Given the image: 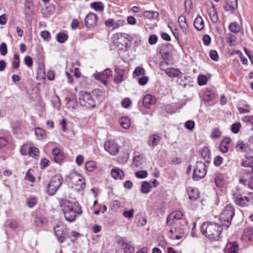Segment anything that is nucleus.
<instances>
[{
  "instance_id": "1",
  "label": "nucleus",
  "mask_w": 253,
  "mask_h": 253,
  "mask_svg": "<svg viewBox=\"0 0 253 253\" xmlns=\"http://www.w3.org/2000/svg\"><path fill=\"white\" fill-rule=\"evenodd\" d=\"M62 207L65 218L68 221H74L77 214L82 213L81 207L78 203L66 201L63 203Z\"/></svg>"
},
{
  "instance_id": "2",
  "label": "nucleus",
  "mask_w": 253,
  "mask_h": 253,
  "mask_svg": "<svg viewBox=\"0 0 253 253\" xmlns=\"http://www.w3.org/2000/svg\"><path fill=\"white\" fill-rule=\"evenodd\" d=\"M222 230L221 226L214 222L204 223L201 227L202 233L210 240H218Z\"/></svg>"
},
{
  "instance_id": "3",
  "label": "nucleus",
  "mask_w": 253,
  "mask_h": 253,
  "mask_svg": "<svg viewBox=\"0 0 253 253\" xmlns=\"http://www.w3.org/2000/svg\"><path fill=\"white\" fill-rule=\"evenodd\" d=\"M235 210L231 204L227 205L220 215L219 219L226 228L230 226L232 218L234 215Z\"/></svg>"
},
{
  "instance_id": "4",
  "label": "nucleus",
  "mask_w": 253,
  "mask_h": 253,
  "mask_svg": "<svg viewBox=\"0 0 253 253\" xmlns=\"http://www.w3.org/2000/svg\"><path fill=\"white\" fill-rule=\"evenodd\" d=\"M63 181L61 175L57 174L51 178L47 186V192L49 195H54Z\"/></svg>"
},
{
  "instance_id": "5",
  "label": "nucleus",
  "mask_w": 253,
  "mask_h": 253,
  "mask_svg": "<svg viewBox=\"0 0 253 253\" xmlns=\"http://www.w3.org/2000/svg\"><path fill=\"white\" fill-rule=\"evenodd\" d=\"M117 35L118 37L114 42L117 47L120 50L125 51L128 50L130 45V40L128 39V35L120 33Z\"/></svg>"
},
{
  "instance_id": "6",
  "label": "nucleus",
  "mask_w": 253,
  "mask_h": 253,
  "mask_svg": "<svg viewBox=\"0 0 253 253\" xmlns=\"http://www.w3.org/2000/svg\"><path fill=\"white\" fill-rule=\"evenodd\" d=\"M80 103L87 108H92L95 105V100L90 93L82 91L80 93Z\"/></svg>"
},
{
  "instance_id": "7",
  "label": "nucleus",
  "mask_w": 253,
  "mask_h": 253,
  "mask_svg": "<svg viewBox=\"0 0 253 253\" xmlns=\"http://www.w3.org/2000/svg\"><path fill=\"white\" fill-rule=\"evenodd\" d=\"M206 166L204 163L201 161L197 162L194 170L193 179L194 180H198L205 176L207 170Z\"/></svg>"
},
{
  "instance_id": "8",
  "label": "nucleus",
  "mask_w": 253,
  "mask_h": 253,
  "mask_svg": "<svg viewBox=\"0 0 253 253\" xmlns=\"http://www.w3.org/2000/svg\"><path fill=\"white\" fill-rule=\"evenodd\" d=\"M71 182L76 186V189L82 191L85 186V183L83 177L79 174L72 173L70 176Z\"/></svg>"
},
{
  "instance_id": "9",
  "label": "nucleus",
  "mask_w": 253,
  "mask_h": 253,
  "mask_svg": "<svg viewBox=\"0 0 253 253\" xmlns=\"http://www.w3.org/2000/svg\"><path fill=\"white\" fill-rule=\"evenodd\" d=\"M104 148L110 154L115 155L119 152V146L113 140H107L104 143Z\"/></svg>"
},
{
  "instance_id": "10",
  "label": "nucleus",
  "mask_w": 253,
  "mask_h": 253,
  "mask_svg": "<svg viewBox=\"0 0 253 253\" xmlns=\"http://www.w3.org/2000/svg\"><path fill=\"white\" fill-rule=\"evenodd\" d=\"M112 75V71L109 69H106L102 73H98L94 74L95 78L98 81H101L105 85H107L108 83V80Z\"/></svg>"
},
{
  "instance_id": "11",
  "label": "nucleus",
  "mask_w": 253,
  "mask_h": 253,
  "mask_svg": "<svg viewBox=\"0 0 253 253\" xmlns=\"http://www.w3.org/2000/svg\"><path fill=\"white\" fill-rule=\"evenodd\" d=\"M118 243L126 253H131L134 251V247L132 244L130 242H127L124 239H119Z\"/></svg>"
},
{
  "instance_id": "12",
  "label": "nucleus",
  "mask_w": 253,
  "mask_h": 253,
  "mask_svg": "<svg viewBox=\"0 0 253 253\" xmlns=\"http://www.w3.org/2000/svg\"><path fill=\"white\" fill-rule=\"evenodd\" d=\"M125 21L123 20H115L113 18H109L106 20L105 25L108 28L112 27L113 29H117L122 27L124 25Z\"/></svg>"
},
{
  "instance_id": "13",
  "label": "nucleus",
  "mask_w": 253,
  "mask_h": 253,
  "mask_svg": "<svg viewBox=\"0 0 253 253\" xmlns=\"http://www.w3.org/2000/svg\"><path fill=\"white\" fill-rule=\"evenodd\" d=\"M182 216L183 214L180 211L172 212L167 217V224L171 225L174 222L175 220H177L181 219Z\"/></svg>"
},
{
  "instance_id": "14",
  "label": "nucleus",
  "mask_w": 253,
  "mask_h": 253,
  "mask_svg": "<svg viewBox=\"0 0 253 253\" xmlns=\"http://www.w3.org/2000/svg\"><path fill=\"white\" fill-rule=\"evenodd\" d=\"M253 202L251 198L247 196L236 197L235 203L239 206L244 207L248 206L250 203Z\"/></svg>"
},
{
  "instance_id": "15",
  "label": "nucleus",
  "mask_w": 253,
  "mask_h": 253,
  "mask_svg": "<svg viewBox=\"0 0 253 253\" xmlns=\"http://www.w3.org/2000/svg\"><path fill=\"white\" fill-rule=\"evenodd\" d=\"M84 21L87 27L90 28L93 27L96 24V15L93 13H90L86 16Z\"/></svg>"
},
{
  "instance_id": "16",
  "label": "nucleus",
  "mask_w": 253,
  "mask_h": 253,
  "mask_svg": "<svg viewBox=\"0 0 253 253\" xmlns=\"http://www.w3.org/2000/svg\"><path fill=\"white\" fill-rule=\"evenodd\" d=\"M54 232L58 238V241L60 243H63L65 240V232L62 227L59 226H57L54 228Z\"/></svg>"
},
{
  "instance_id": "17",
  "label": "nucleus",
  "mask_w": 253,
  "mask_h": 253,
  "mask_svg": "<svg viewBox=\"0 0 253 253\" xmlns=\"http://www.w3.org/2000/svg\"><path fill=\"white\" fill-rule=\"evenodd\" d=\"M187 192L189 198L192 201H195L198 199L199 196V193L197 188L189 187L187 189Z\"/></svg>"
},
{
  "instance_id": "18",
  "label": "nucleus",
  "mask_w": 253,
  "mask_h": 253,
  "mask_svg": "<svg viewBox=\"0 0 253 253\" xmlns=\"http://www.w3.org/2000/svg\"><path fill=\"white\" fill-rule=\"evenodd\" d=\"M52 153L54 156V160L56 163H59L63 160V153L59 148L53 149Z\"/></svg>"
},
{
  "instance_id": "19",
  "label": "nucleus",
  "mask_w": 253,
  "mask_h": 253,
  "mask_svg": "<svg viewBox=\"0 0 253 253\" xmlns=\"http://www.w3.org/2000/svg\"><path fill=\"white\" fill-rule=\"evenodd\" d=\"M241 165L244 167L251 168L253 171V157L246 156L243 159Z\"/></svg>"
},
{
  "instance_id": "20",
  "label": "nucleus",
  "mask_w": 253,
  "mask_h": 253,
  "mask_svg": "<svg viewBox=\"0 0 253 253\" xmlns=\"http://www.w3.org/2000/svg\"><path fill=\"white\" fill-rule=\"evenodd\" d=\"M111 175L115 179H122L124 176V173L121 169L115 168L112 169Z\"/></svg>"
},
{
  "instance_id": "21",
  "label": "nucleus",
  "mask_w": 253,
  "mask_h": 253,
  "mask_svg": "<svg viewBox=\"0 0 253 253\" xmlns=\"http://www.w3.org/2000/svg\"><path fill=\"white\" fill-rule=\"evenodd\" d=\"M161 137L156 134H153L149 137L148 140L149 145L154 147L157 145L160 142Z\"/></svg>"
},
{
  "instance_id": "22",
  "label": "nucleus",
  "mask_w": 253,
  "mask_h": 253,
  "mask_svg": "<svg viewBox=\"0 0 253 253\" xmlns=\"http://www.w3.org/2000/svg\"><path fill=\"white\" fill-rule=\"evenodd\" d=\"M238 250L236 243H229L227 245L225 253H237Z\"/></svg>"
},
{
  "instance_id": "23",
  "label": "nucleus",
  "mask_w": 253,
  "mask_h": 253,
  "mask_svg": "<svg viewBox=\"0 0 253 253\" xmlns=\"http://www.w3.org/2000/svg\"><path fill=\"white\" fill-rule=\"evenodd\" d=\"M243 238L247 241L253 240V229L252 228H247L244 230Z\"/></svg>"
},
{
  "instance_id": "24",
  "label": "nucleus",
  "mask_w": 253,
  "mask_h": 253,
  "mask_svg": "<svg viewBox=\"0 0 253 253\" xmlns=\"http://www.w3.org/2000/svg\"><path fill=\"white\" fill-rule=\"evenodd\" d=\"M194 26L197 30H201L204 27V22L200 16H198L194 21Z\"/></svg>"
},
{
  "instance_id": "25",
  "label": "nucleus",
  "mask_w": 253,
  "mask_h": 253,
  "mask_svg": "<svg viewBox=\"0 0 253 253\" xmlns=\"http://www.w3.org/2000/svg\"><path fill=\"white\" fill-rule=\"evenodd\" d=\"M227 5L225 7L226 11H232L237 7V0H225Z\"/></svg>"
},
{
  "instance_id": "26",
  "label": "nucleus",
  "mask_w": 253,
  "mask_h": 253,
  "mask_svg": "<svg viewBox=\"0 0 253 253\" xmlns=\"http://www.w3.org/2000/svg\"><path fill=\"white\" fill-rule=\"evenodd\" d=\"M208 12L211 21L214 23H216L218 21V16L214 7L212 6L209 8Z\"/></svg>"
},
{
  "instance_id": "27",
  "label": "nucleus",
  "mask_w": 253,
  "mask_h": 253,
  "mask_svg": "<svg viewBox=\"0 0 253 253\" xmlns=\"http://www.w3.org/2000/svg\"><path fill=\"white\" fill-rule=\"evenodd\" d=\"M165 73L171 78L178 77L180 73V71L177 68H171L165 70Z\"/></svg>"
},
{
  "instance_id": "28",
  "label": "nucleus",
  "mask_w": 253,
  "mask_h": 253,
  "mask_svg": "<svg viewBox=\"0 0 253 253\" xmlns=\"http://www.w3.org/2000/svg\"><path fill=\"white\" fill-rule=\"evenodd\" d=\"M134 222L138 226H143L147 222V219L145 216L141 214H137L135 216Z\"/></svg>"
},
{
  "instance_id": "29",
  "label": "nucleus",
  "mask_w": 253,
  "mask_h": 253,
  "mask_svg": "<svg viewBox=\"0 0 253 253\" xmlns=\"http://www.w3.org/2000/svg\"><path fill=\"white\" fill-rule=\"evenodd\" d=\"M156 102V99L153 96L150 94L146 95L143 100V103L144 106H147V105L153 104Z\"/></svg>"
},
{
  "instance_id": "30",
  "label": "nucleus",
  "mask_w": 253,
  "mask_h": 253,
  "mask_svg": "<svg viewBox=\"0 0 253 253\" xmlns=\"http://www.w3.org/2000/svg\"><path fill=\"white\" fill-rule=\"evenodd\" d=\"M215 183L217 187H223L224 184V177L221 173H217L214 178Z\"/></svg>"
},
{
  "instance_id": "31",
  "label": "nucleus",
  "mask_w": 253,
  "mask_h": 253,
  "mask_svg": "<svg viewBox=\"0 0 253 253\" xmlns=\"http://www.w3.org/2000/svg\"><path fill=\"white\" fill-rule=\"evenodd\" d=\"M119 123L121 126L125 129H128L130 127V121L127 117H122L120 119Z\"/></svg>"
},
{
  "instance_id": "32",
  "label": "nucleus",
  "mask_w": 253,
  "mask_h": 253,
  "mask_svg": "<svg viewBox=\"0 0 253 253\" xmlns=\"http://www.w3.org/2000/svg\"><path fill=\"white\" fill-rule=\"evenodd\" d=\"M178 22L183 31L186 32L188 26L186 23L185 17L183 16H180L178 18Z\"/></svg>"
},
{
  "instance_id": "33",
  "label": "nucleus",
  "mask_w": 253,
  "mask_h": 253,
  "mask_svg": "<svg viewBox=\"0 0 253 253\" xmlns=\"http://www.w3.org/2000/svg\"><path fill=\"white\" fill-rule=\"evenodd\" d=\"M159 14L157 11H146L144 12V16L148 19H156L159 17Z\"/></svg>"
},
{
  "instance_id": "34",
  "label": "nucleus",
  "mask_w": 253,
  "mask_h": 253,
  "mask_svg": "<svg viewBox=\"0 0 253 253\" xmlns=\"http://www.w3.org/2000/svg\"><path fill=\"white\" fill-rule=\"evenodd\" d=\"M152 188L150 184L147 181H144L142 183L141 191L143 193H148L150 191Z\"/></svg>"
},
{
  "instance_id": "35",
  "label": "nucleus",
  "mask_w": 253,
  "mask_h": 253,
  "mask_svg": "<svg viewBox=\"0 0 253 253\" xmlns=\"http://www.w3.org/2000/svg\"><path fill=\"white\" fill-rule=\"evenodd\" d=\"M35 134L39 139L44 138L46 135L45 131L40 127L35 128Z\"/></svg>"
},
{
  "instance_id": "36",
  "label": "nucleus",
  "mask_w": 253,
  "mask_h": 253,
  "mask_svg": "<svg viewBox=\"0 0 253 253\" xmlns=\"http://www.w3.org/2000/svg\"><path fill=\"white\" fill-rule=\"evenodd\" d=\"M39 150L36 147H30L28 150V155L35 158L39 157Z\"/></svg>"
},
{
  "instance_id": "37",
  "label": "nucleus",
  "mask_w": 253,
  "mask_h": 253,
  "mask_svg": "<svg viewBox=\"0 0 253 253\" xmlns=\"http://www.w3.org/2000/svg\"><path fill=\"white\" fill-rule=\"evenodd\" d=\"M91 6L96 11H102L104 9L103 4L101 2H93L91 4Z\"/></svg>"
},
{
  "instance_id": "38",
  "label": "nucleus",
  "mask_w": 253,
  "mask_h": 253,
  "mask_svg": "<svg viewBox=\"0 0 253 253\" xmlns=\"http://www.w3.org/2000/svg\"><path fill=\"white\" fill-rule=\"evenodd\" d=\"M229 29L231 32L236 33L240 31V27L238 24L236 22H234L230 24Z\"/></svg>"
},
{
  "instance_id": "39",
  "label": "nucleus",
  "mask_w": 253,
  "mask_h": 253,
  "mask_svg": "<svg viewBox=\"0 0 253 253\" xmlns=\"http://www.w3.org/2000/svg\"><path fill=\"white\" fill-rule=\"evenodd\" d=\"M37 198L35 197H30L27 200V204L29 208H33L37 203Z\"/></svg>"
},
{
  "instance_id": "40",
  "label": "nucleus",
  "mask_w": 253,
  "mask_h": 253,
  "mask_svg": "<svg viewBox=\"0 0 253 253\" xmlns=\"http://www.w3.org/2000/svg\"><path fill=\"white\" fill-rule=\"evenodd\" d=\"M68 39L67 35L63 33H59L56 36L57 41L60 43L64 42Z\"/></svg>"
},
{
  "instance_id": "41",
  "label": "nucleus",
  "mask_w": 253,
  "mask_h": 253,
  "mask_svg": "<svg viewBox=\"0 0 253 253\" xmlns=\"http://www.w3.org/2000/svg\"><path fill=\"white\" fill-rule=\"evenodd\" d=\"M95 167V163L93 161L87 162L85 163V168L88 171H92Z\"/></svg>"
},
{
  "instance_id": "42",
  "label": "nucleus",
  "mask_w": 253,
  "mask_h": 253,
  "mask_svg": "<svg viewBox=\"0 0 253 253\" xmlns=\"http://www.w3.org/2000/svg\"><path fill=\"white\" fill-rule=\"evenodd\" d=\"M246 148V144L243 141H239L235 146V148L238 151H243Z\"/></svg>"
},
{
  "instance_id": "43",
  "label": "nucleus",
  "mask_w": 253,
  "mask_h": 253,
  "mask_svg": "<svg viewBox=\"0 0 253 253\" xmlns=\"http://www.w3.org/2000/svg\"><path fill=\"white\" fill-rule=\"evenodd\" d=\"M145 74V70L143 68L138 67L136 68L133 72V75L134 77L143 75Z\"/></svg>"
},
{
  "instance_id": "44",
  "label": "nucleus",
  "mask_w": 253,
  "mask_h": 253,
  "mask_svg": "<svg viewBox=\"0 0 253 253\" xmlns=\"http://www.w3.org/2000/svg\"><path fill=\"white\" fill-rule=\"evenodd\" d=\"M241 127V125L240 123H236L233 124L231 126V129L234 133H237L239 131Z\"/></svg>"
},
{
  "instance_id": "45",
  "label": "nucleus",
  "mask_w": 253,
  "mask_h": 253,
  "mask_svg": "<svg viewBox=\"0 0 253 253\" xmlns=\"http://www.w3.org/2000/svg\"><path fill=\"white\" fill-rule=\"evenodd\" d=\"M148 173L146 170H140L135 173V176L138 178H144L147 176Z\"/></svg>"
},
{
  "instance_id": "46",
  "label": "nucleus",
  "mask_w": 253,
  "mask_h": 253,
  "mask_svg": "<svg viewBox=\"0 0 253 253\" xmlns=\"http://www.w3.org/2000/svg\"><path fill=\"white\" fill-rule=\"evenodd\" d=\"M12 66L14 69H17L19 66V56L17 54H14L13 56Z\"/></svg>"
},
{
  "instance_id": "47",
  "label": "nucleus",
  "mask_w": 253,
  "mask_h": 253,
  "mask_svg": "<svg viewBox=\"0 0 253 253\" xmlns=\"http://www.w3.org/2000/svg\"><path fill=\"white\" fill-rule=\"evenodd\" d=\"M134 213V210L131 209L129 211H125L123 213V215L125 217L130 219L133 217Z\"/></svg>"
},
{
  "instance_id": "48",
  "label": "nucleus",
  "mask_w": 253,
  "mask_h": 253,
  "mask_svg": "<svg viewBox=\"0 0 253 253\" xmlns=\"http://www.w3.org/2000/svg\"><path fill=\"white\" fill-rule=\"evenodd\" d=\"M198 84L200 85L206 84L207 82V78L204 75H199L198 79Z\"/></svg>"
},
{
  "instance_id": "49",
  "label": "nucleus",
  "mask_w": 253,
  "mask_h": 253,
  "mask_svg": "<svg viewBox=\"0 0 253 253\" xmlns=\"http://www.w3.org/2000/svg\"><path fill=\"white\" fill-rule=\"evenodd\" d=\"M240 182L241 183H243L245 185L248 184L249 187L253 189V178H252L250 182H248L247 180L244 179V178H241L240 179Z\"/></svg>"
},
{
  "instance_id": "50",
  "label": "nucleus",
  "mask_w": 253,
  "mask_h": 253,
  "mask_svg": "<svg viewBox=\"0 0 253 253\" xmlns=\"http://www.w3.org/2000/svg\"><path fill=\"white\" fill-rule=\"evenodd\" d=\"M124 74L123 72H118L117 76L114 79L115 82L117 83H119L123 80Z\"/></svg>"
},
{
  "instance_id": "51",
  "label": "nucleus",
  "mask_w": 253,
  "mask_h": 253,
  "mask_svg": "<svg viewBox=\"0 0 253 253\" xmlns=\"http://www.w3.org/2000/svg\"><path fill=\"white\" fill-rule=\"evenodd\" d=\"M7 52V46L5 43L3 42L0 45V53L2 55H5Z\"/></svg>"
},
{
  "instance_id": "52",
  "label": "nucleus",
  "mask_w": 253,
  "mask_h": 253,
  "mask_svg": "<svg viewBox=\"0 0 253 253\" xmlns=\"http://www.w3.org/2000/svg\"><path fill=\"white\" fill-rule=\"evenodd\" d=\"M221 131L217 128H215L212 132L211 136L213 138H218L221 135Z\"/></svg>"
},
{
  "instance_id": "53",
  "label": "nucleus",
  "mask_w": 253,
  "mask_h": 253,
  "mask_svg": "<svg viewBox=\"0 0 253 253\" xmlns=\"http://www.w3.org/2000/svg\"><path fill=\"white\" fill-rule=\"evenodd\" d=\"M52 103L54 107L58 108L60 106V100L58 96H55L53 98Z\"/></svg>"
},
{
  "instance_id": "54",
  "label": "nucleus",
  "mask_w": 253,
  "mask_h": 253,
  "mask_svg": "<svg viewBox=\"0 0 253 253\" xmlns=\"http://www.w3.org/2000/svg\"><path fill=\"white\" fill-rule=\"evenodd\" d=\"M213 97V94L211 93H205L203 97L204 100L207 102L211 101Z\"/></svg>"
},
{
  "instance_id": "55",
  "label": "nucleus",
  "mask_w": 253,
  "mask_h": 253,
  "mask_svg": "<svg viewBox=\"0 0 253 253\" xmlns=\"http://www.w3.org/2000/svg\"><path fill=\"white\" fill-rule=\"evenodd\" d=\"M28 146L27 145H23L21 146L20 149L21 154L22 155L25 156L28 154V150H29Z\"/></svg>"
},
{
  "instance_id": "56",
  "label": "nucleus",
  "mask_w": 253,
  "mask_h": 253,
  "mask_svg": "<svg viewBox=\"0 0 253 253\" xmlns=\"http://www.w3.org/2000/svg\"><path fill=\"white\" fill-rule=\"evenodd\" d=\"M192 2L191 0H186L185 1V11L187 12H189L190 10L192 9Z\"/></svg>"
},
{
  "instance_id": "57",
  "label": "nucleus",
  "mask_w": 253,
  "mask_h": 253,
  "mask_svg": "<svg viewBox=\"0 0 253 253\" xmlns=\"http://www.w3.org/2000/svg\"><path fill=\"white\" fill-rule=\"evenodd\" d=\"M194 126V122L192 121H188L185 123V127L189 130H192Z\"/></svg>"
},
{
  "instance_id": "58",
  "label": "nucleus",
  "mask_w": 253,
  "mask_h": 253,
  "mask_svg": "<svg viewBox=\"0 0 253 253\" xmlns=\"http://www.w3.org/2000/svg\"><path fill=\"white\" fill-rule=\"evenodd\" d=\"M210 56L213 60L216 61L218 60V55L215 50H211L210 52Z\"/></svg>"
},
{
  "instance_id": "59",
  "label": "nucleus",
  "mask_w": 253,
  "mask_h": 253,
  "mask_svg": "<svg viewBox=\"0 0 253 253\" xmlns=\"http://www.w3.org/2000/svg\"><path fill=\"white\" fill-rule=\"evenodd\" d=\"M24 63L28 67H31L33 65L32 58L29 56H26L24 58Z\"/></svg>"
},
{
  "instance_id": "60",
  "label": "nucleus",
  "mask_w": 253,
  "mask_h": 253,
  "mask_svg": "<svg viewBox=\"0 0 253 253\" xmlns=\"http://www.w3.org/2000/svg\"><path fill=\"white\" fill-rule=\"evenodd\" d=\"M223 158L220 156H216L214 159V164L216 166H219L222 163Z\"/></svg>"
},
{
  "instance_id": "61",
  "label": "nucleus",
  "mask_w": 253,
  "mask_h": 253,
  "mask_svg": "<svg viewBox=\"0 0 253 253\" xmlns=\"http://www.w3.org/2000/svg\"><path fill=\"white\" fill-rule=\"evenodd\" d=\"M26 179L30 181L33 182L35 181L34 176L30 173V169L28 170L26 174Z\"/></svg>"
},
{
  "instance_id": "62",
  "label": "nucleus",
  "mask_w": 253,
  "mask_h": 253,
  "mask_svg": "<svg viewBox=\"0 0 253 253\" xmlns=\"http://www.w3.org/2000/svg\"><path fill=\"white\" fill-rule=\"evenodd\" d=\"M130 104L131 101L128 98H125L122 102V105L124 108H128Z\"/></svg>"
},
{
  "instance_id": "63",
  "label": "nucleus",
  "mask_w": 253,
  "mask_h": 253,
  "mask_svg": "<svg viewBox=\"0 0 253 253\" xmlns=\"http://www.w3.org/2000/svg\"><path fill=\"white\" fill-rule=\"evenodd\" d=\"M243 121L246 123L253 125V116H246L244 118Z\"/></svg>"
},
{
  "instance_id": "64",
  "label": "nucleus",
  "mask_w": 253,
  "mask_h": 253,
  "mask_svg": "<svg viewBox=\"0 0 253 253\" xmlns=\"http://www.w3.org/2000/svg\"><path fill=\"white\" fill-rule=\"evenodd\" d=\"M236 40V37L232 34H229L228 35L227 41L231 44L234 43Z\"/></svg>"
}]
</instances>
